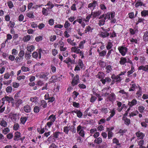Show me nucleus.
<instances>
[{
  "instance_id": "22",
  "label": "nucleus",
  "mask_w": 148,
  "mask_h": 148,
  "mask_svg": "<svg viewBox=\"0 0 148 148\" xmlns=\"http://www.w3.org/2000/svg\"><path fill=\"white\" fill-rule=\"evenodd\" d=\"M48 73H42L41 74L40 76V78H44L45 80H47L48 79V78L47 77V76L48 75Z\"/></svg>"
},
{
  "instance_id": "24",
  "label": "nucleus",
  "mask_w": 148,
  "mask_h": 148,
  "mask_svg": "<svg viewBox=\"0 0 148 148\" xmlns=\"http://www.w3.org/2000/svg\"><path fill=\"white\" fill-rule=\"evenodd\" d=\"M104 31H105V32H102L100 34V36L103 38H105L106 37L108 36L109 35V34L106 32V30H104Z\"/></svg>"
},
{
  "instance_id": "21",
  "label": "nucleus",
  "mask_w": 148,
  "mask_h": 148,
  "mask_svg": "<svg viewBox=\"0 0 148 148\" xmlns=\"http://www.w3.org/2000/svg\"><path fill=\"white\" fill-rule=\"evenodd\" d=\"M113 44L112 42H108L107 44H106V48L107 50H110L113 47Z\"/></svg>"
},
{
  "instance_id": "61",
  "label": "nucleus",
  "mask_w": 148,
  "mask_h": 148,
  "mask_svg": "<svg viewBox=\"0 0 148 148\" xmlns=\"http://www.w3.org/2000/svg\"><path fill=\"white\" fill-rule=\"evenodd\" d=\"M73 105L74 107L76 108H79L80 107L79 103L75 101L73 102Z\"/></svg>"
},
{
  "instance_id": "49",
  "label": "nucleus",
  "mask_w": 148,
  "mask_h": 148,
  "mask_svg": "<svg viewBox=\"0 0 148 148\" xmlns=\"http://www.w3.org/2000/svg\"><path fill=\"white\" fill-rule=\"evenodd\" d=\"M127 130H126L124 129L122 130L121 129H120L118 132V133L121 134V135L123 136V135L124 133H125Z\"/></svg>"
},
{
  "instance_id": "59",
  "label": "nucleus",
  "mask_w": 148,
  "mask_h": 148,
  "mask_svg": "<svg viewBox=\"0 0 148 148\" xmlns=\"http://www.w3.org/2000/svg\"><path fill=\"white\" fill-rule=\"evenodd\" d=\"M131 108L129 107L127 109V110L125 111V113L123 115V117L122 119L125 118V117L128 114V112L130 110Z\"/></svg>"
},
{
  "instance_id": "12",
  "label": "nucleus",
  "mask_w": 148,
  "mask_h": 148,
  "mask_svg": "<svg viewBox=\"0 0 148 148\" xmlns=\"http://www.w3.org/2000/svg\"><path fill=\"white\" fill-rule=\"evenodd\" d=\"M138 70H142L146 72L148 71V65H146L145 66L141 65L138 68Z\"/></svg>"
},
{
  "instance_id": "53",
  "label": "nucleus",
  "mask_w": 148,
  "mask_h": 148,
  "mask_svg": "<svg viewBox=\"0 0 148 148\" xmlns=\"http://www.w3.org/2000/svg\"><path fill=\"white\" fill-rule=\"evenodd\" d=\"M101 110L105 114L108 113L109 111L107 108H101Z\"/></svg>"
},
{
  "instance_id": "4",
  "label": "nucleus",
  "mask_w": 148,
  "mask_h": 148,
  "mask_svg": "<svg viewBox=\"0 0 148 148\" xmlns=\"http://www.w3.org/2000/svg\"><path fill=\"white\" fill-rule=\"evenodd\" d=\"M111 78L113 80H115V82H120L121 80V77L118 75H115L114 74H113L112 75Z\"/></svg>"
},
{
  "instance_id": "32",
  "label": "nucleus",
  "mask_w": 148,
  "mask_h": 148,
  "mask_svg": "<svg viewBox=\"0 0 148 148\" xmlns=\"http://www.w3.org/2000/svg\"><path fill=\"white\" fill-rule=\"evenodd\" d=\"M79 67L81 69H84V65L82 61L80 60H79L78 61V65Z\"/></svg>"
},
{
  "instance_id": "30",
  "label": "nucleus",
  "mask_w": 148,
  "mask_h": 148,
  "mask_svg": "<svg viewBox=\"0 0 148 148\" xmlns=\"http://www.w3.org/2000/svg\"><path fill=\"white\" fill-rule=\"evenodd\" d=\"M123 119L124 120L125 124L127 126L130 125V120L129 119L126 117L124 119Z\"/></svg>"
},
{
  "instance_id": "54",
  "label": "nucleus",
  "mask_w": 148,
  "mask_h": 148,
  "mask_svg": "<svg viewBox=\"0 0 148 148\" xmlns=\"http://www.w3.org/2000/svg\"><path fill=\"white\" fill-rule=\"evenodd\" d=\"M106 51L105 50H103L99 53V55L101 57H104L106 55Z\"/></svg>"
},
{
  "instance_id": "5",
  "label": "nucleus",
  "mask_w": 148,
  "mask_h": 148,
  "mask_svg": "<svg viewBox=\"0 0 148 148\" xmlns=\"http://www.w3.org/2000/svg\"><path fill=\"white\" fill-rule=\"evenodd\" d=\"M79 81V76L77 74L73 79L72 83V85L74 86L77 85Z\"/></svg>"
},
{
  "instance_id": "11",
  "label": "nucleus",
  "mask_w": 148,
  "mask_h": 148,
  "mask_svg": "<svg viewBox=\"0 0 148 148\" xmlns=\"http://www.w3.org/2000/svg\"><path fill=\"white\" fill-rule=\"evenodd\" d=\"M137 103V101L136 99H132L131 101H129L128 105L130 108L136 105Z\"/></svg>"
},
{
  "instance_id": "10",
  "label": "nucleus",
  "mask_w": 148,
  "mask_h": 148,
  "mask_svg": "<svg viewBox=\"0 0 148 148\" xmlns=\"http://www.w3.org/2000/svg\"><path fill=\"white\" fill-rule=\"evenodd\" d=\"M14 134V140L15 141H18L20 140V138L21 137V133L20 132H15Z\"/></svg>"
},
{
  "instance_id": "14",
  "label": "nucleus",
  "mask_w": 148,
  "mask_h": 148,
  "mask_svg": "<svg viewBox=\"0 0 148 148\" xmlns=\"http://www.w3.org/2000/svg\"><path fill=\"white\" fill-rule=\"evenodd\" d=\"M127 62L126 58L121 57L120 58L119 63L121 65H124Z\"/></svg>"
},
{
  "instance_id": "40",
  "label": "nucleus",
  "mask_w": 148,
  "mask_h": 148,
  "mask_svg": "<svg viewBox=\"0 0 148 148\" xmlns=\"http://www.w3.org/2000/svg\"><path fill=\"white\" fill-rule=\"evenodd\" d=\"M21 121L23 124H24L27 120V118L25 116H22L21 117Z\"/></svg>"
},
{
  "instance_id": "55",
  "label": "nucleus",
  "mask_w": 148,
  "mask_h": 148,
  "mask_svg": "<svg viewBox=\"0 0 148 148\" xmlns=\"http://www.w3.org/2000/svg\"><path fill=\"white\" fill-rule=\"evenodd\" d=\"M70 24L69 22L68 21H65V23L64 25V28L66 29H67L70 26Z\"/></svg>"
},
{
  "instance_id": "17",
  "label": "nucleus",
  "mask_w": 148,
  "mask_h": 148,
  "mask_svg": "<svg viewBox=\"0 0 148 148\" xmlns=\"http://www.w3.org/2000/svg\"><path fill=\"white\" fill-rule=\"evenodd\" d=\"M23 109L25 112L29 113L30 112L31 109L30 106L28 105H26L24 107Z\"/></svg>"
},
{
  "instance_id": "50",
  "label": "nucleus",
  "mask_w": 148,
  "mask_h": 148,
  "mask_svg": "<svg viewBox=\"0 0 148 148\" xmlns=\"http://www.w3.org/2000/svg\"><path fill=\"white\" fill-rule=\"evenodd\" d=\"M40 109L38 106H35L34 108V111L35 113H38L40 111Z\"/></svg>"
},
{
  "instance_id": "51",
  "label": "nucleus",
  "mask_w": 148,
  "mask_h": 148,
  "mask_svg": "<svg viewBox=\"0 0 148 148\" xmlns=\"http://www.w3.org/2000/svg\"><path fill=\"white\" fill-rule=\"evenodd\" d=\"M25 54V52L23 50H21L20 51L18 56L19 57L23 58V57Z\"/></svg>"
},
{
  "instance_id": "25",
  "label": "nucleus",
  "mask_w": 148,
  "mask_h": 148,
  "mask_svg": "<svg viewBox=\"0 0 148 148\" xmlns=\"http://www.w3.org/2000/svg\"><path fill=\"white\" fill-rule=\"evenodd\" d=\"M138 113L139 112L137 110H136L135 111L132 112L130 113L129 114V116L130 118H131L132 117H133L137 115Z\"/></svg>"
},
{
  "instance_id": "35",
  "label": "nucleus",
  "mask_w": 148,
  "mask_h": 148,
  "mask_svg": "<svg viewBox=\"0 0 148 148\" xmlns=\"http://www.w3.org/2000/svg\"><path fill=\"white\" fill-rule=\"evenodd\" d=\"M127 108V106H126L125 104H123L121 108L118 109V110L119 112H120L123 109L126 110Z\"/></svg>"
},
{
  "instance_id": "13",
  "label": "nucleus",
  "mask_w": 148,
  "mask_h": 148,
  "mask_svg": "<svg viewBox=\"0 0 148 148\" xmlns=\"http://www.w3.org/2000/svg\"><path fill=\"white\" fill-rule=\"evenodd\" d=\"M72 113L76 114L77 116L79 118H81L83 115L82 113L79 110H74L72 112Z\"/></svg>"
},
{
  "instance_id": "41",
  "label": "nucleus",
  "mask_w": 148,
  "mask_h": 148,
  "mask_svg": "<svg viewBox=\"0 0 148 148\" xmlns=\"http://www.w3.org/2000/svg\"><path fill=\"white\" fill-rule=\"evenodd\" d=\"M145 108L143 106H140L138 107V110L141 113H142L143 112Z\"/></svg>"
},
{
  "instance_id": "64",
  "label": "nucleus",
  "mask_w": 148,
  "mask_h": 148,
  "mask_svg": "<svg viewBox=\"0 0 148 148\" xmlns=\"http://www.w3.org/2000/svg\"><path fill=\"white\" fill-rule=\"evenodd\" d=\"M12 90V88L11 86H8L6 89V91L7 92L10 93L11 92Z\"/></svg>"
},
{
  "instance_id": "58",
  "label": "nucleus",
  "mask_w": 148,
  "mask_h": 148,
  "mask_svg": "<svg viewBox=\"0 0 148 148\" xmlns=\"http://www.w3.org/2000/svg\"><path fill=\"white\" fill-rule=\"evenodd\" d=\"M103 73L99 72L98 74L96 75V77L99 79H101L103 77Z\"/></svg>"
},
{
  "instance_id": "33",
  "label": "nucleus",
  "mask_w": 148,
  "mask_h": 148,
  "mask_svg": "<svg viewBox=\"0 0 148 148\" xmlns=\"http://www.w3.org/2000/svg\"><path fill=\"white\" fill-rule=\"evenodd\" d=\"M61 134V133L59 132H56L54 133L53 135L54 138L56 139L58 138L59 134Z\"/></svg>"
},
{
  "instance_id": "62",
  "label": "nucleus",
  "mask_w": 148,
  "mask_h": 148,
  "mask_svg": "<svg viewBox=\"0 0 148 148\" xmlns=\"http://www.w3.org/2000/svg\"><path fill=\"white\" fill-rule=\"evenodd\" d=\"M110 112L111 113V114L110 116L111 117H113L115 114V109L114 108Z\"/></svg>"
},
{
  "instance_id": "8",
  "label": "nucleus",
  "mask_w": 148,
  "mask_h": 148,
  "mask_svg": "<svg viewBox=\"0 0 148 148\" xmlns=\"http://www.w3.org/2000/svg\"><path fill=\"white\" fill-rule=\"evenodd\" d=\"M136 136L139 139H143L145 136V134L140 131L136 132L135 133Z\"/></svg>"
},
{
  "instance_id": "45",
  "label": "nucleus",
  "mask_w": 148,
  "mask_h": 148,
  "mask_svg": "<svg viewBox=\"0 0 148 148\" xmlns=\"http://www.w3.org/2000/svg\"><path fill=\"white\" fill-rule=\"evenodd\" d=\"M38 100V98L36 97H31L30 99V100L34 103L37 102V100Z\"/></svg>"
},
{
  "instance_id": "7",
  "label": "nucleus",
  "mask_w": 148,
  "mask_h": 148,
  "mask_svg": "<svg viewBox=\"0 0 148 148\" xmlns=\"http://www.w3.org/2000/svg\"><path fill=\"white\" fill-rule=\"evenodd\" d=\"M93 95H94L96 96V97H95L93 96V102L95 101L96 99H97V98H98V101H101L103 99V98L101 97V96L99 94L96 93L93 91Z\"/></svg>"
},
{
  "instance_id": "28",
  "label": "nucleus",
  "mask_w": 148,
  "mask_h": 148,
  "mask_svg": "<svg viewBox=\"0 0 148 148\" xmlns=\"http://www.w3.org/2000/svg\"><path fill=\"white\" fill-rule=\"evenodd\" d=\"M27 16L30 18H33L34 17V15L33 12H32L27 13L26 14Z\"/></svg>"
},
{
  "instance_id": "18",
  "label": "nucleus",
  "mask_w": 148,
  "mask_h": 148,
  "mask_svg": "<svg viewBox=\"0 0 148 148\" xmlns=\"http://www.w3.org/2000/svg\"><path fill=\"white\" fill-rule=\"evenodd\" d=\"M141 15L143 17L148 16V10H144L142 11L141 12Z\"/></svg>"
},
{
  "instance_id": "20",
  "label": "nucleus",
  "mask_w": 148,
  "mask_h": 148,
  "mask_svg": "<svg viewBox=\"0 0 148 148\" xmlns=\"http://www.w3.org/2000/svg\"><path fill=\"white\" fill-rule=\"evenodd\" d=\"M143 5V2L140 0H138L136 3L135 6L136 8H138L139 6H141Z\"/></svg>"
},
{
  "instance_id": "29",
  "label": "nucleus",
  "mask_w": 148,
  "mask_h": 148,
  "mask_svg": "<svg viewBox=\"0 0 148 148\" xmlns=\"http://www.w3.org/2000/svg\"><path fill=\"white\" fill-rule=\"evenodd\" d=\"M105 69L106 70V72L108 73H110L112 70V66L110 65H108L106 66Z\"/></svg>"
},
{
  "instance_id": "52",
  "label": "nucleus",
  "mask_w": 148,
  "mask_h": 148,
  "mask_svg": "<svg viewBox=\"0 0 148 148\" xmlns=\"http://www.w3.org/2000/svg\"><path fill=\"white\" fill-rule=\"evenodd\" d=\"M107 19H108L109 20L110 19V14L109 12H108L106 14H105V16L104 17V19L105 20Z\"/></svg>"
},
{
  "instance_id": "9",
  "label": "nucleus",
  "mask_w": 148,
  "mask_h": 148,
  "mask_svg": "<svg viewBox=\"0 0 148 148\" xmlns=\"http://www.w3.org/2000/svg\"><path fill=\"white\" fill-rule=\"evenodd\" d=\"M107 99L110 101L113 102L116 99L115 95L114 93H112L109 95Z\"/></svg>"
},
{
  "instance_id": "6",
  "label": "nucleus",
  "mask_w": 148,
  "mask_h": 148,
  "mask_svg": "<svg viewBox=\"0 0 148 148\" xmlns=\"http://www.w3.org/2000/svg\"><path fill=\"white\" fill-rule=\"evenodd\" d=\"M92 114V110L90 108H88L85 111L84 116H86L87 115H88L89 116H91Z\"/></svg>"
},
{
  "instance_id": "43",
  "label": "nucleus",
  "mask_w": 148,
  "mask_h": 148,
  "mask_svg": "<svg viewBox=\"0 0 148 148\" xmlns=\"http://www.w3.org/2000/svg\"><path fill=\"white\" fill-rule=\"evenodd\" d=\"M21 70L23 71L26 72L29 71V69L27 67L23 66L21 67Z\"/></svg>"
},
{
  "instance_id": "15",
  "label": "nucleus",
  "mask_w": 148,
  "mask_h": 148,
  "mask_svg": "<svg viewBox=\"0 0 148 148\" xmlns=\"http://www.w3.org/2000/svg\"><path fill=\"white\" fill-rule=\"evenodd\" d=\"M71 128L70 125H67L63 127V132L66 134H68L70 130V129Z\"/></svg>"
},
{
  "instance_id": "31",
  "label": "nucleus",
  "mask_w": 148,
  "mask_h": 148,
  "mask_svg": "<svg viewBox=\"0 0 148 148\" xmlns=\"http://www.w3.org/2000/svg\"><path fill=\"white\" fill-rule=\"evenodd\" d=\"M35 49V47L34 45H31L29 46H27V50L30 52H31L34 51Z\"/></svg>"
},
{
  "instance_id": "36",
  "label": "nucleus",
  "mask_w": 148,
  "mask_h": 148,
  "mask_svg": "<svg viewBox=\"0 0 148 148\" xmlns=\"http://www.w3.org/2000/svg\"><path fill=\"white\" fill-rule=\"evenodd\" d=\"M73 41L74 40H71L70 38H68L67 40L68 43L73 46H75L76 45L75 42H73Z\"/></svg>"
},
{
  "instance_id": "56",
  "label": "nucleus",
  "mask_w": 148,
  "mask_h": 148,
  "mask_svg": "<svg viewBox=\"0 0 148 148\" xmlns=\"http://www.w3.org/2000/svg\"><path fill=\"white\" fill-rule=\"evenodd\" d=\"M37 131L40 134H42L45 131L44 128H43L42 129V127H41L40 129L39 128H37Z\"/></svg>"
},
{
  "instance_id": "19",
  "label": "nucleus",
  "mask_w": 148,
  "mask_h": 148,
  "mask_svg": "<svg viewBox=\"0 0 148 148\" xmlns=\"http://www.w3.org/2000/svg\"><path fill=\"white\" fill-rule=\"evenodd\" d=\"M143 39L145 42L148 41V32H145L143 36Z\"/></svg>"
},
{
  "instance_id": "27",
  "label": "nucleus",
  "mask_w": 148,
  "mask_h": 148,
  "mask_svg": "<svg viewBox=\"0 0 148 148\" xmlns=\"http://www.w3.org/2000/svg\"><path fill=\"white\" fill-rule=\"evenodd\" d=\"M119 140L116 139V138H113V139L112 140V143L114 144L115 143L116 144V145L118 147V145L120 146V147H121V146H120L121 144L120 143H119Z\"/></svg>"
},
{
  "instance_id": "16",
  "label": "nucleus",
  "mask_w": 148,
  "mask_h": 148,
  "mask_svg": "<svg viewBox=\"0 0 148 148\" xmlns=\"http://www.w3.org/2000/svg\"><path fill=\"white\" fill-rule=\"evenodd\" d=\"M79 48L78 47L75 46L72 47L71 48V49L75 53H79L80 52H81V51H80V49H79Z\"/></svg>"
},
{
  "instance_id": "47",
  "label": "nucleus",
  "mask_w": 148,
  "mask_h": 148,
  "mask_svg": "<svg viewBox=\"0 0 148 148\" xmlns=\"http://www.w3.org/2000/svg\"><path fill=\"white\" fill-rule=\"evenodd\" d=\"M101 12L99 11L93 12V17H96L97 16L100 15L101 14Z\"/></svg>"
},
{
  "instance_id": "42",
  "label": "nucleus",
  "mask_w": 148,
  "mask_h": 148,
  "mask_svg": "<svg viewBox=\"0 0 148 148\" xmlns=\"http://www.w3.org/2000/svg\"><path fill=\"white\" fill-rule=\"evenodd\" d=\"M15 60L16 63H19L22 61L23 58L20 57H16L15 58Z\"/></svg>"
},
{
  "instance_id": "60",
  "label": "nucleus",
  "mask_w": 148,
  "mask_h": 148,
  "mask_svg": "<svg viewBox=\"0 0 148 148\" xmlns=\"http://www.w3.org/2000/svg\"><path fill=\"white\" fill-rule=\"evenodd\" d=\"M0 124L1 126L4 127H5L7 125L6 122L4 120L1 121L0 123Z\"/></svg>"
},
{
  "instance_id": "63",
  "label": "nucleus",
  "mask_w": 148,
  "mask_h": 148,
  "mask_svg": "<svg viewBox=\"0 0 148 148\" xmlns=\"http://www.w3.org/2000/svg\"><path fill=\"white\" fill-rule=\"evenodd\" d=\"M105 20L104 19H101L99 21V25L101 26V25H103L105 24Z\"/></svg>"
},
{
  "instance_id": "1",
  "label": "nucleus",
  "mask_w": 148,
  "mask_h": 148,
  "mask_svg": "<svg viewBox=\"0 0 148 148\" xmlns=\"http://www.w3.org/2000/svg\"><path fill=\"white\" fill-rule=\"evenodd\" d=\"M86 127L80 124L77 128V130L79 134L82 137H84V130L86 129Z\"/></svg>"
},
{
  "instance_id": "46",
  "label": "nucleus",
  "mask_w": 148,
  "mask_h": 148,
  "mask_svg": "<svg viewBox=\"0 0 148 148\" xmlns=\"http://www.w3.org/2000/svg\"><path fill=\"white\" fill-rule=\"evenodd\" d=\"M42 13L43 15L45 16H47L48 14L47 10L45 8H42Z\"/></svg>"
},
{
  "instance_id": "23",
  "label": "nucleus",
  "mask_w": 148,
  "mask_h": 148,
  "mask_svg": "<svg viewBox=\"0 0 148 148\" xmlns=\"http://www.w3.org/2000/svg\"><path fill=\"white\" fill-rule=\"evenodd\" d=\"M131 70L127 72V75L128 76L132 74L135 71L134 67L133 66H131Z\"/></svg>"
},
{
  "instance_id": "37",
  "label": "nucleus",
  "mask_w": 148,
  "mask_h": 148,
  "mask_svg": "<svg viewBox=\"0 0 148 148\" xmlns=\"http://www.w3.org/2000/svg\"><path fill=\"white\" fill-rule=\"evenodd\" d=\"M47 140L49 142H53L56 140V139L54 138L53 135L50 136L47 139Z\"/></svg>"
},
{
  "instance_id": "57",
  "label": "nucleus",
  "mask_w": 148,
  "mask_h": 148,
  "mask_svg": "<svg viewBox=\"0 0 148 148\" xmlns=\"http://www.w3.org/2000/svg\"><path fill=\"white\" fill-rule=\"evenodd\" d=\"M8 6L10 8H12L14 6L13 3L11 1H9L7 2Z\"/></svg>"
},
{
  "instance_id": "39",
  "label": "nucleus",
  "mask_w": 148,
  "mask_h": 148,
  "mask_svg": "<svg viewBox=\"0 0 148 148\" xmlns=\"http://www.w3.org/2000/svg\"><path fill=\"white\" fill-rule=\"evenodd\" d=\"M71 128L70 129V130L73 133H75L76 132V129L74 126L70 125Z\"/></svg>"
},
{
  "instance_id": "48",
  "label": "nucleus",
  "mask_w": 148,
  "mask_h": 148,
  "mask_svg": "<svg viewBox=\"0 0 148 148\" xmlns=\"http://www.w3.org/2000/svg\"><path fill=\"white\" fill-rule=\"evenodd\" d=\"M99 64L102 68L106 66V64L104 62L101 60L100 61Z\"/></svg>"
},
{
  "instance_id": "26",
  "label": "nucleus",
  "mask_w": 148,
  "mask_h": 148,
  "mask_svg": "<svg viewBox=\"0 0 148 148\" xmlns=\"http://www.w3.org/2000/svg\"><path fill=\"white\" fill-rule=\"evenodd\" d=\"M102 142V139L100 137L96 138L94 141V142L97 144H99Z\"/></svg>"
},
{
  "instance_id": "34",
  "label": "nucleus",
  "mask_w": 148,
  "mask_h": 148,
  "mask_svg": "<svg viewBox=\"0 0 148 148\" xmlns=\"http://www.w3.org/2000/svg\"><path fill=\"white\" fill-rule=\"evenodd\" d=\"M40 105L43 108H45L47 106V103L45 101L42 100L41 101Z\"/></svg>"
},
{
  "instance_id": "38",
  "label": "nucleus",
  "mask_w": 148,
  "mask_h": 148,
  "mask_svg": "<svg viewBox=\"0 0 148 148\" xmlns=\"http://www.w3.org/2000/svg\"><path fill=\"white\" fill-rule=\"evenodd\" d=\"M30 53L26 52L25 54V58L26 60H28L30 59L31 56Z\"/></svg>"
},
{
  "instance_id": "3",
  "label": "nucleus",
  "mask_w": 148,
  "mask_h": 148,
  "mask_svg": "<svg viewBox=\"0 0 148 148\" xmlns=\"http://www.w3.org/2000/svg\"><path fill=\"white\" fill-rule=\"evenodd\" d=\"M42 52V49H39L38 53L36 51L34 52L32 54V56L34 58L37 59L38 58L39 59H40L41 58V53Z\"/></svg>"
},
{
  "instance_id": "44",
  "label": "nucleus",
  "mask_w": 148,
  "mask_h": 148,
  "mask_svg": "<svg viewBox=\"0 0 148 148\" xmlns=\"http://www.w3.org/2000/svg\"><path fill=\"white\" fill-rule=\"evenodd\" d=\"M30 39V36L29 35H27L24 36L23 40L25 42H27Z\"/></svg>"
},
{
  "instance_id": "2",
  "label": "nucleus",
  "mask_w": 148,
  "mask_h": 148,
  "mask_svg": "<svg viewBox=\"0 0 148 148\" xmlns=\"http://www.w3.org/2000/svg\"><path fill=\"white\" fill-rule=\"evenodd\" d=\"M118 49L120 53L123 56H125L128 51L127 48L124 46H119L118 47Z\"/></svg>"
}]
</instances>
